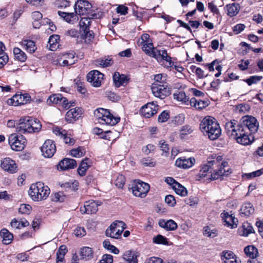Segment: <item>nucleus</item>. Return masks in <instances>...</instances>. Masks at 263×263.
<instances>
[{
	"label": "nucleus",
	"instance_id": "f257e3e1",
	"mask_svg": "<svg viewBox=\"0 0 263 263\" xmlns=\"http://www.w3.org/2000/svg\"><path fill=\"white\" fill-rule=\"evenodd\" d=\"M222 157L217 156L216 154H213L208 158L207 164L203 165L198 174L196 176V179L200 180L204 179V181H212L219 178L221 176L226 175V172L229 171V168L227 170L226 167L228 166L227 161L222 162Z\"/></svg>",
	"mask_w": 263,
	"mask_h": 263
},
{
	"label": "nucleus",
	"instance_id": "f03ea898",
	"mask_svg": "<svg viewBox=\"0 0 263 263\" xmlns=\"http://www.w3.org/2000/svg\"><path fill=\"white\" fill-rule=\"evenodd\" d=\"M231 137L236 142L242 145H251L255 140V137L246 130L242 124L235 120L231 121Z\"/></svg>",
	"mask_w": 263,
	"mask_h": 263
},
{
	"label": "nucleus",
	"instance_id": "7ed1b4c3",
	"mask_svg": "<svg viewBox=\"0 0 263 263\" xmlns=\"http://www.w3.org/2000/svg\"><path fill=\"white\" fill-rule=\"evenodd\" d=\"M231 137L236 142L242 145H251L255 140V137L246 130L242 124L235 120L231 121Z\"/></svg>",
	"mask_w": 263,
	"mask_h": 263
},
{
	"label": "nucleus",
	"instance_id": "20e7f679",
	"mask_svg": "<svg viewBox=\"0 0 263 263\" xmlns=\"http://www.w3.org/2000/svg\"><path fill=\"white\" fill-rule=\"evenodd\" d=\"M200 129L203 135L207 136L211 140L218 139L221 135L219 124L215 118L211 116H206L201 120Z\"/></svg>",
	"mask_w": 263,
	"mask_h": 263
},
{
	"label": "nucleus",
	"instance_id": "39448f33",
	"mask_svg": "<svg viewBox=\"0 0 263 263\" xmlns=\"http://www.w3.org/2000/svg\"><path fill=\"white\" fill-rule=\"evenodd\" d=\"M16 124V131L21 134L39 132L42 127L40 121L31 117L21 118Z\"/></svg>",
	"mask_w": 263,
	"mask_h": 263
},
{
	"label": "nucleus",
	"instance_id": "423d86ee",
	"mask_svg": "<svg viewBox=\"0 0 263 263\" xmlns=\"http://www.w3.org/2000/svg\"><path fill=\"white\" fill-rule=\"evenodd\" d=\"M50 189L41 182L32 184L29 190V195L31 198L35 201H41L46 199L49 196Z\"/></svg>",
	"mask_w": 263,
	"mask_h": 263
},
{
	"label": "nucleus",
	"instance_id": "0eeeda50",
	"mask_svg": "<svg viewBox=\"0 0 263 263\" xmlns=\"http://www.w3.org/2000/svg\"><path fill=\"white\" fill-rule=\"evenodd\" d=\"M95 115L100 124L113 126L120 120L119 117H115L110 113L108 110L99 108L95 110Z\"/></svg>",
	"mask_w": 263,
	"mask_h": 263
},
{
	"label": "nucleus",
	"instance_id": "6e6552de",
	"mask_svg": "<svg viewBox=\"0 0 263 263\" xmlns=\"http://www.w3.org/2000/svg\"><path fill=\"white\" fill-rule=\"evenodd\" d=\"M125 228L126 224L124 222L116 220L106 229V235L112 238L119 239Z\"/></svg>",
	"mask_w": 263,
	"mask_h": 263
},
{
	"label": "nucleus",
	"instance_id": "1a4fd4ad",
	"mask_svg": "<svg viewBox=\"0 0 263 263\" xmlns=\"http://www.w3.org/2000/svg\"><path fill=\"white\" fill-rule=\"evenodd\" d=\"M150 189L148 183L140 180H134L132 183V192L137 197L143 198L146 196Z\"/></svg>",
	"mask_w": 263,
	"mask_h": 263
},
{
	"label": "nucleus",
	"instance_id": "9d476101",
	"mask_svg": "<svg viewBox=\"0 0 263 263\" xmlns=\"http://www.w3.org/2000/svg\"><path fill=\"white\" fill-rule=\"evenodd\" d=\"M11 148L15 151H21L24 149L26 139L23 135L17 136L16 134L10 135L8 139Z\"/></svg>",
	"mask_w": 263,
	"mask_h": 263
},
{
	"label": "nucleus",
	"instance_id": "9b49d317",
	"mask_svg": "<svg viewBox=\"0 0 263 263\" xmlns=\"http://www.w3.org/2000/svg\"><path fill=\"white\" fill-rule=\"evenodd\" d=\"M152 91L153 95L161 99L165 98L171 94V89L168 84L160 85L153 84Z\"/></svg>",
	"mask_w": 263,
	"mask_h": 263
},
{
	"label": "nucleus",
	"instance_id": "f8f14e48",
	"mask_svg": "<svg viewBox=\"0 0 263 263\" xmlns=\"http://www.w3.org/2000/svg\"><path fill=\"white\" fill-rule=\"evenodd\" d=\"M41 150L44 157L51 158L56 152L55 144L52 140H46L41 147Z\"/></svg>",
	"mask_w": 263,
	"mask_h": 263
},
{
	"label": "nucleus",
	"instance_id": "ddd939ff",
	"mask_svg": "<svg viewBox=\"0 0 263 263\" xmlns=\"http://www.w3.org/2000/svg\"><path fill=\"white\" fill-rule=\"evenodd\" d=\"M91 8V4L85 0H79L74 5L75 12L80 15H87L90 12Z\"/></svg>",
	"mask_w": 263,
	"mask_h": 263
},
{
	"label": "nucleus",
	"instance_id": "4468645a",
	"mask_svg": "<svg viewBox=\"0 0 263 263\" xmlns=\"http://www.w3.org/2000/svg\"><path fill=\"white\" fill-rule=\"evenodd\" d=\"M104 74L97 70L90 71L87 75V81L94 87H100L103 79Z\"/></svg>",
	"mask_w": 263,
	"mask_h": 263
},
{
	"label": "nucleus",
	"instance_id": "2eb2a0df",
	"mask_svg": "<svg viewBox=\"0 0 263 263\" xmlns=\"http://www.w3.org/2000/svg\"><path fill=\"white\" fill-rule=\"evenodd\" d=\"M242 126L245 127L246 130H248L250 134L253 135L258 129L259 124L256 119L252 116H247L243 121Z\"/></svg>",
	"mask_w": 263,
	"mask_h": 263
},
{
	"label": "nucleus",
	"instance_id": "dca6fc26",
	"mask_svg": "<svg viewBox=\"0 0 263 263\" xmlns=\"http://www.w3.org/2000/svg\"><path fill=\"white\" fill-rule=\"evenodd\" d=\"M158 106L153 102L147 103L140 109V114L143 117L149 118L155 115L158 111Z\"/></svg>",
	"mask_w": 263,
	"mask_h": 263
},
{
	"label": "nucleus",
	"instance_id": "f3484780",
	"mask_svg": "<svg viewBox=\"0 0 263 263\" xmlns=\"http://www.w3.org/2000/svg\"><path fill=\"white\" fill-rule=\"evenodd\" d=\"M83 113L82 108L75 107L69 110L65 115V120L68 123H73L82 117Z\"/></svg>",
	"mask_w": 263,
	"mask_h": 263
},
{
	"label": "nucleus",
	"instance_id": "a211bd4d",
	"mask_svg": "<svg viewBox=\"0 0 263 263\" xmlns=\"http://www.w3.org/2000/svg\"><path fill=\"white\" fill-rule=\"evenodd\" d=\"M53 133L57 136L62 138L65 144L72 145L75 143V140L67 134V132L59 127L55 126L53 128Z\"/></svg>",
	"mask_w": 263,
	"mask_h": 263
},
{
	"label": "nucleus",
	"instance_id": "6ab92c4d",
	"mask_svg": "<svg viewBox=\"0 0 263 263\" xmlns=\"http://www.w3.org/2000/svg\"><path fill=\"white\" fill-rule=\"evenodd\" d=\"M30 97L27 93L14 96L8 100L9 104L17 106L18 104H24L29 101Z\"/></svg>",
	"mask_w": 263,
	"mask_h": 263
},
{
	"label": "nucleus",
	"instance_id": "aec40b11",
	"mask_svg": "<svg viewBox=\"0 0 263 263\" xmlns=\"http://www.w3.org/2000/svg\"><path fill=\"white\" fill-rule=\"evenodd\" d=\"M99 205V204L98 201H89L86 202L83 208H80V211L83 214H95L98 210Z\"/></svg>",
	"mask_w": 263,
	"mask_h": 263
},
{
	"label": "nucleus",
	"instance_id": "412c9836",
	"mask_svg": "<svg viewBox=\"0 0 263 263\" xmlns=\"http://www.w3.org/2000/svg\"><path fill=\"white\" fill-rule=\"evenodd\" d=\"M255 213V208L253 204L250 202H246L241 206L239 214L241 217H249Z\"/></svg>",
	"mask_w": 263,
	"mask_h": 263
},
{
	"label": "nucleus",
	"instance_id": "4be33fe9",
	"mask_svg": "<svg viewBox=\"0 0 263 263\" xmlns=\"http://www.w3.org/2000/svg\"><path fill=\"white\" fill-rule=\"evenodd\" d=\"M1 165L3 169L10 173H14L17 171V166L15 161L10 158H4L1 161Z\"/></svg>",
	"mask_w": 263,
	"mask_h": 263
},
{
	"label": "nucleus",
	"instance_id": "5701e85b",
	"mask_svg": "<svg viewBox=\"0 0 263 263\" xmlns=\"http://www.w3.org/2000/svg\"><path fill=\"white\" fill-rule=\"evenodd\" d=\"M77 166V162L75 160L70 158H64L62 160L57 166L58 170L64 171L74 168Z\"/></svg>",
	"mask_w": 263,
	"mask_h": 263
},
{
	"label": "nucleus",
	"instance_id": "b1692460",
	"mask_svg": "<svg viewBox=\"0 0 263 263\" xmlns=\"http://www.w3.org/2000/svg\"><path fill=\"white\" fill-rule=\"evenodd\" d=\"M195 162V160L194 158L191 157L187 159L179 158L176 160L175 165L180 168H189L193 165Z\"/></svg>",
	"mask_w": 263,
	"mask_h": 263
},
{
	"label": "nucleus",
	"instance_id": "393cba45",
	"mask_svg": "<svg viewBox=\"0 0 263 263\" xmlns=\"http://www.w3.org/2000/svg\"><path fill=\"white\" fill-rule=\"evenodd\" d=\"M159 226L167 231H174L177 228V223L171 219L167 221L160 219L159 221Z\"/></svg>",
	"mask_w": 263,
	"mask_h": 263
},
{
	"label": "nucleus",
	"instance_id": "a878e982",
	"mask_svg": "<svg viewBox=\"0 0 263 263\" xmlns=\"http://www.w3.org/2000/svg\"><path fill=\"white\" fill-rule=\"evenodd\" d=\"M10 226L13 229H20L22 228L29 226V222L25 218H20V219L13 218L10 222Z\"/></svg>",
	"mask_w": 263,
	"mask_h": 263
},
{
	"label": "nucleus",
	"instance_id": "bb28decb",
	"mask_svg": "<svg viewBox=\"0 0 263 263\" xmlns=\"http://www.w3.org/2000/svg\"><path fill=\"white\" fill-rule=\"evenodd\" d=\"M58 13L69 23L74 24L79 20L77 15L74 13H67L59 11Z\"/></svg>",
	"mask_w": 263,
	"mask_h": 263
},
{
	"label": "nucleus",
	"instance_id": "cd10ccee",
	"mask_svg": "<svg viewBox=\"0 0 263 263\" xmlns=\"http://www.w3.org/2000/svg\"><path fill=\"white\" fill-rule=\"evenodd\" d=\"M113 81L115 86L117 87L124 85L127 81L125 76L124 74H120L118 72L114 73L113 75Z\"/></svg>",
	"mask_w": 263,
	"mask_h": 263
},
{
	"label": "nucleus",
	"instance_id": "c85d7f7f",
	"mask_svg": "<svg viewBox=\"0 0 263 263\" xmlns=\"http://www.w3.org/2000/svg\"><path fill=\"white\" fill-rule=\"evenodd\" d=\"M137 253L131 250L125 251L123 254V259L127 263H138Z\"/></svg>",
	"mask_w": 263,
	"mask_h": 263
},
{
	"label": "nucleus",
	"instance_id": "c756f323",
	"mask_svg": "<svg viewBox=\"0 0 263 263\" xmlns=\"http://www.w3.org/2000/svg\"><path fill=\"white\" fill-rule=\"evenodd\" d=\"M95 63L96 65L105 68L111 66L114 63V61L111 57L108 56L97 59Z\"/></svg>",
	"mask_w": 263,
	"mask_h": 263
},
{
	"label": "nucleus",
	"instance_id": "7c9ffc66",
	"mask_svg": "<svg viewBox=\"0 0 263 263\" xmlns=\"http://www.w3.org/2000/svg\"><path fill=\"white\" fill-rule=\"evenodd\" d=\"M142 49L146 54L151 57L157 58L156 53L155 52L156 49H154L152 43H146L143 44Z\"/></svg>",
	"mask_w": 263,
	"mask_h": 263
},
{
	"label": "nucleus",
	"instance_id": "2f4dec72",
	"mask_svg": "<svg viewBox=\"0 0 263 263\" xmlns=\"http://www.w3.org/2000/svg\"><path fill=\"white\" fill-rule=\"evenodd\" d=\"M190 103L191 106L199 109H203L208 105V103L200 99L197 100L195 98H192L190 100Z\"/></svg>",
	"mask_w": 263,
	"mask_h": 263
},
{
	"label": "nucleus",
	"instance_id": "473e14b6",
	"mask_svg": "<svg viewBox=\"0 0 263 263\" xmlns=\"http://www.w3.org/2000/svg\"><path fill=\"white\" fill-rule=\"evenodd\" d=\"M244 252L246 255L251 259L256 258L258 254L257 248L253 246H248L245 248Z\"/></svg>",
	"mask_w": 263,
	"mask_h": 263
},
{
	"label": "nucleus",
	"instance_id": "72a5a7b5",
	"mask_svg": "<svg viewBox=\"0 0 263 263\" xmlns=\"http://www.w3.org/2000/svg\"><path fill=\"white\" fill-rule=\"evenodd\" d=\"M1 236L3 237V242L4 244L8 245L11 242L13 239V235L7 229H4L0 231Z\"/></svg>",
	"mask_w": 263,
	"mask_h": 263
},
{
	"label": "nucleus",
	"instance_id": "f704fd0d",
	"mask_svg": "<svg viewBox=\"0 0 263 263\" xmlns=\"http://www.w3.org/2000/svg\"><path fill=\"white\" fill-rule=\"evenodd\" d=\"M22 45L30 53L34 52L36 48L35 43L31 40H24L21 42Z\"/></svg>",
	"mask_w": 263,
	"mask_h": 263
},
{
	"label": "nucleus",
	"instance_id": "c9c22d12",
	"mask_svg": "<svg viewBox=\"0 0 263 263\" xmlns=\"http://www.w3.org/2000/svg\"><path fill=\"white\" fill-rule=\"evenodd\" d=\"M81 255L83 259L87 260L93 257V251L91 248L84 247L81 250Z\"/></svg>",
	"mask_w": 263,
	"mask_h": 263
},
{
	"label": "nucleus",
	"instance_id": "e433bc0d",
	"mask_svg": "<svg viewBox=\"0 0 263 263\" xmlns=\"http://www.w3.org/2000/svg\"><path fill=\"white\" fill-rule=\"evenodd\" d=\"M13 53L15 58L21 62H25L27 59V55L25 53L18 48L13 49Z\"/></svg>",
	"mask_w": 263,
	"mask_h": 263
},
{
	"label": "nucleus",
	"instance_id": "4c0bfd02",
	"mask_svg": "<svg viewBox=\"0 0 263 263\" xmlns=\"http://www.w3.org/2000/svg\"><path fill=\"white\" fill-rule=\"evenodd\" d=\"M193 130L192 127L190 125L182 126L179 130V136L181 139H184L186 136L192 133Z\"/></svg>",
	"mask_w": 263,
	"mask_h": 263
},
{
	"label": "nucleus",
	"instance_id": "58836bf2",
	"mask_svg": "<svg viewBox=\"0 0 263 263\" xmlns=\"http://www.w3.org/2000/svg\"><path fill=\"white\" fill-rule=\"evenodd\" d=\"M167 76L166 74L160 73L155 76V82L153 84L160 85L168 84L167 82Z\"/></svg>",
	"mask_w": 263,
	"mask_h": 263
},
{
	"label": "nucleus",
	"instance_id": "ea45409f",
	"mask_svg": "<svg viewBox=\"0 0 263 263\" xmlns=\"http://www.w3.org/2000/svg\"><path fill=\"white\" fill-rule=\"evenodd\" d=\"M88 159L85 158L81 162L78 168V173L81 176H83L85 175L86 171L89 167V165L88 164Z\"/></svg>",
	"mask_w": 263,
	"mask_h": 263
},
{
	"label": "nucleus",
	"instance_id": "a19ab883",
	"mask_svg": "<svg viewBox=\"0 0 263 263\" xmlns=\"http://www.w3.org/2000/svg\"><path fill=\"white\" fill-rule=\"evenodd\" d=\"M60 40V36L59 35H51L48 40L50 50L53 51L57 48L58 41Z\"/></svg>",
	"mask_w": 263,
	"mask_h": 263
},
{
	"label": "nucleus",
	"instance_id": "79ce46f5",
	"mask_svg": "<svg viewBox=\"0 0 263 263\" xmlns=\"http://www.w3.org/2000/svg\"><path fill=\"white\" fill-rule=\"evenodd\" d=\"M91 21L88 17H84L81 19L80 21V28L83 31H87L89 30V26L91 24Z\"/></svg>",
	"mask_w": 263,
	"mask_h": 263
},
{
	"label": "nucleus",
	"instance_id": "37998d69",
	"mask_svg": "<svg viewBox=\"0 0 263 263\" xmlns=\"http://www.w3.org/2000/svg\"><path fill=\"white\" fill-rule=\"evenodd\" d=\"M173 189L176 194L181 196H185L187 194V191L186 188L178 182V183H175L173 186Z\"/></svg>",
	"mask_w": 263,
	"mask_h": 263
},
{
	"label": "nucleus",
	"instance_id": "c03bdc74",
	"mask_svg": "<svg viewBox=\"0 0 263 263\" xmlns=\"http://www.w3.org/2000/svg\"><path fill=\"white\" fill-rule=\"evenodd\" d=\"M173 96L174 98L179 101L182 102L186 104L190 102L189 98L186 96L184 91H180L178 92V93H174Z\"/></svg>",
	"mask_w": 263,
	"mask_h": 263
},
{
	"label": "nucleus",
	"instance_id": "a18cd8bd",
	"mask_svg": "<svg viewBox=\"0 0 263 263\" xmlns=\"http://www.w3.org/2000/svg\"><path fill=\"white\" fill-rule=\"evenodd\" d=\"M62 96L61 94H54L50 96L47 100V103L48 105L51 104L60 103L61 101Z\"/></svg>",
	"mask_w": 263,
	"mask_h": 263
},
{
	"label": "nucleus",
	"instance_id": "49530a36",
	"mask_svg": "<svg viewBox=\"0 0 263 263\" xmlns=\"http://www.w3.org/2000/svg\"><path fill=\"white\" fill-rule=\"evenodd\" d=\"M203 234L208 237L214 238L217 235L218 231L216 229H211L206 226L203 228Z\"/></svg>",
	"mask_w": 263,
	"mask_h": 263
},
{
	"label": "nucleus",
	"instance_id": "de8ad7c7",
	"mask_svg": "<svg viewBox=\"0 0 263 263\" xmlns=\"http://www.w3.org/2000/svg\"><path fill=\"white\" fill-rule=\"evenodd\" d=\"M85 151L83 147H78L77 148L70 151V154L74 157H81L85 155Z\"/></svg>",
	"mask_w": 263,
	"mask_h": 263
},
{
	"label": "nucleus",
	"instance_id": "09e8293b",
	"mask_svg": "<svg viewBox=\"0 0 263 263\" xmlns=\"http://www.w3.org/2000/svg\"><path fill=\"white\" fill-rule=\"evenodd\" d=\"M103 245L105 249L115 254H118L119 253V249L115 246L111 245L110 241L107 240L103 241Z\"/></svg>",
	"mask_w": 263,
	"mask_h": 263
},
{
	"label": "nucleus",
	"instance_id": "8fccbe9b",
	"mask_svg": "<svg viewBox=\"0 0 263 263\" xmlns=\"http://www.w3.org/2000/svg\"><path fill=\"white\" fill-rule=\"evenodd\" d=\"M87 15V17L91 21V20L101 18L104 15V13L101 11L97 10L92 12L91 10L90 12H89Z\"/></svg>",
	"mask_w": 263,
	"mask_h": 263
},
{
	"label": "nucleus",
	"instance_id": "3c124183",
	"mask_svg": "<svg viewBox=\"0 0 263 263\" xmlns=\"http://www.w3.org/2000/svg\"><path fill=\"white\" fill-rule=\"evenodd\" d=\"M125 181V177L121 174H118L115 180V184L118 188L122 189L124 186Z\"/></svg>",
	"mask_w": 263,
	"mask_h": 263
},
{
	"label": "nucleus",
	"instance_id": "603ef678",
	"mask_svg": "<svg viewBox=\"0 0 263 263\" xmlns=\"http://www.w3.org/2000/svg\"><path fill=\"white\" fill-rule=\"evenodd\" d=\"M84 32V42L87 44H90L93 41L94 39V34L92 31H90L89 30H87V31Z\"/></svg>",
	"mask_w": 263,
	"mask_h": 263
},
{
	"label": "nucleus",
	"instance_id": "864d4df0",
	"mask_svg": "<svg viewBox=\"0 0 263 263\" xmlns=\"http://www.w3.org/2000/svg\"><path fill=\"white\" fill-rule=\"evenodd\" d=\"M262 78L263 77L262 76H253L246 79L245 81L248 84V85L251 86L253 84H256L259 82Z\"/></svg>",
	"mask_w": 263,
	"mask_h": 263
},
{
	"label": "nucleus",
	"instance_id": "5fc2aeb1",
	"mask_svg": "<svg viewBox=\"0 0 263 263\" xmlns=\"http://www.w3.org/2000/svg\"><path fill=\"white\" fill-rule=\"evenodd\" d=\"M75 84L77 86V90L80 93L85 94L86 92V89L85 88L84 83L82 82L80 79H76L74 80Z\"/></svg>",
	"mask_w": 263,
	"mask_h": 263
},
{
	"label": "nucleus",
	"instance_id": "6e6d98bb",
	"mask_svg": "<svg viewBox=\"0 0 263 263\" xmlns=\"http://www.w3.org/2000/svg\"><path fill=\"white\" fill-rule=\"evenodd\" d=\"M220 258L222 263H230V252L227 250L222 251Z\"/></svg>",
	"mask_w": 263,
	"mask_h": 263
},
{
	"label": "nucleus",
	"instance_id": "4d7b16f0",
	"mask_svg": "<svg viewBox=\"0 0 263 263\" xmlns=\"http://www.w3.org/2000/svg\"><path fill=\"white\" fill-rule=\"evenodd\" d=\"M31 210V207L29 204H22L18 209V212L22 214H29Z\"/></svg>",
	"mask_w": 263,
	"mask_h": 263
},
{
	"label": "nucleus",
	"instance_id": "13d9d810",
	"mask_svg": "<svg viewBox=\"0 0 263 263\" xmlns=\"http://www.w3.org/2000/svg\"><path fill=\"white\" fill-rule=\"evenodd\" d=\"M243 229V235L248 236L249 234L254 232V229L249 223H245L242 225Z\"/></svg>",
	"mask_w": 263,
	"mask_h": 263
},
{
	"label": "nucleus",
	"instance_id": "bf43d9fd",
	"mask_svg": "<svg viewBox=\"0 0 263 263\" xmlns=\"http://www.w3.org/2000/svg\"><path fill=\"white\" fill-rule=\"evenodd\" d=\"M184 115L180 114L174 117L172 120V123L175 125H181L184 123Z\"/></svg>",
	"mask_w": 263,
	"mask_h": 263
},
{
	"label": "nucleus",
	"instance_id": "052dcab7",
	"mask_svg": "<svg viewBox=\"0 0 263 263\" xmlns=\"http://www.w3.org/2000/svg\"><path fill=\"white\" fill-rule=\"evenodd\" d=\"M153 242L157 244L167 245L168 243L167 239L161 235H158L154 237Z\"/></svg>",
	"mask_w": 263,
	"mask_h": 263
},
{
	"label": "nucleus",
	"instance_id": "680f3d73",
	"mask_svg": "<svg viewBox=\"0 0 263 263\" xmlns=\"http://www.w3.org/2000/svg\"><path fill=\"white\" fill-rule=\"evenodd\" d=\"M169 117V112L166 110H164L159 115L158 121L159 122L163 123L166 122Z\"/></svg>",
	"mask_w": 263,
	"mask_h": 263
},
{
	"label": "nucleus",
	"instance_id": "e2e57ef3",
	"mask_svg": "<svg viewBox=\"0 0 263 263\" xmlns=\"http://www.w3.org/2000/svg\"><path fill=\"white\" fill-rule=\"evenodd\" d=\"M55 4L58 8L64 9L69 6L70 2L67 0H58Z\"/></svg>",
	"mask_w": 263,
	"mask_h": 263
},
{
	"label": "nucleus",
	"instance_id": "0e129e2a",
	"mask_svg": "<svg viewBox=\"0 0 263 263\" xmlns=\"http://www.w3.org/2000/svg\"><path fill=\"white\" fill-rule=\"evenodd\" d=\"M74 234L77 237H83L86 235V231L83 227H78L74 230Z\"/></svg>",
	"mask_w": 263,
	"mask_h": 263
},
{
	"label": "nucleus",
	"instance_id": "69168bd1",
	"mask_svg": "<svg viewBox=\"0 0 263 263\" xmlns=\"http://www.w3.org/2000/svg\"><path fill=\"white\" fill-rule=\"evenodd\" d=\"M79 31L76 29H71L65 31L64 35L67 36L77 37L79 36Z\"/></svg>",
	"mask_w": 263,
	"mask_h": 263
},
{
	"label": "nucleus",
	"instance_id": "338daca9",
	"mask_svg": "<svg viewBox=\"0 0 263 263\" xmlns=\"http://www.w3.org/2000/svg\"><path fill=\"white\" fill-rule=\"evenodd\" d=\"M185 202L186 204L190 206H194L198 202V199L196 197H190L185 200Z\"/></svg>",
	"mask_w": 263,
	"mask_h": 263
},
{
	"label": "nucleus",
	"instance_id": "774afa93",
	"mask_svg": "<svg viewBox=\"0 0 263 263\" xmlns=\"http://www.w3.org/2000/svg\"><path fill=\"white\" fill-rule=\"evenodd\" d=\"M112 256L109 254L104 255L102 259L100 261V263H112Z\"/></svg>",
	"mask_w": 263,
	"mask_h": 263
}]
</instances>
